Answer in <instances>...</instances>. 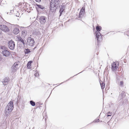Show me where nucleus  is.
I'll use <instances>...</instances> for the list:
<instances>
[{"mask_svg": "<svg viewBox=\"0 0 129 129\" xmlns=\"http://www.w3.org/2000/svg\"><path fill=\"white\" fill-rule=\"evenodd\" d=\"M14 108V105L13 101H11L6 106L5 113L7 116L9 115Z\"/></svg>", "mask_w": 129, "mask_h": 129, "instance_id": "obj_1", "label": "nucleus"}, {"mask_svg": "<svg viewBox=\"0 0 129 129\" xmlns=\"http://www.w3.org/2000/svg\"><path fill=\"white\" fill-rule=\"evenodd\" d=\"M59 3V0H52L51 2L50 9L52 11L55 10Z\"/></svg>", "mask_w": 129, "mask_h": 129, "instance_id": "obj_2", "label": "nucleus"}, {"mask_svg": "<svg viewBox=\"0 0 129 129\" xmlns=\"http://www.w3.org/2000/svg\"><path fill=\"white\" fill-rule=\"evenodd\" d=\"M35 41L34 39L31 37H29L27 39V44L29 46H33L34 45Z\"/></svg>", "mask_w": 129, "mask_h": 129, "instance_id": "obj_3", "label": "nucleus"}, {"mask_svg": "<svg viewBox=\"0 0 129 129\" xmlns=\"http://www.w3.org/2000/svg\"><path fill=\"white\" fill-rule=\"evenodd\" d=\"M15 43L14 41L11 40L8 43V46L9 48L11 50H13L14 49L15 47Z\"/></svg>", "mask_w": 129, "mask_h": 129, "instance_id": "obj_4", "label": "nucleus"}, {"mask_svg": "<svg viewBox=\"0 0 129 129\" xmlns=\"http://www.w3.org/2000/svg\"><path fill=\"white\" fill-rule=\"evenodd\" d=\"M0 29L5 32H8L9 30L8 27L4 24L0 25Z\"/></svg>", "mask_w": 129, "mask_h": 129, "instance_id": "obj_5", "label": "nucleus"}, {"mask_svg": "<svg viewBox=\"0 0 129 129\" xmlns=\"http://www.w3.org/2000/svg\"><path fill=\"white\" fill-rule=\"evenodd\" d=\"M67 3H64L62 4L61 5L60 7V9L59 10L60 12V16L62 14V13L63 12V11L65 9L66 7V6Z\"/></svg>", "mask_w": 129, "mask_h": 129, "instance_id": "obj_6", "label": "nucleus"}, {"mask_svg": "<svg viewBox=\"0 0 129 129\" xmlns=\"http://www.w3.org/2000/svg\"><path fill=\"white\" fill-rule=\"evenodd\" d=\"M118 64H117L115 62H114L111 65V69L113 71H116L118 68Z\"/></svg>", "mask_w": 129, "mask_h": 129, "instance_id": "obj_7", "label": "nucleus"}, {"mask_svg": "<svg viewBox=\"0 0 129 129\" xmlns=\"http://www.w3.org/2000/svg\"><path fill=\"white\" fill-rule=\"evenodd\" d=\"M47 18L44 16H41L39 18V21L41 24H44L46 21Z\"/></svg>", "mask_w": 129, "mask_h": 129, "instance_id": "obj_8", "label": "nucleus"}, {"mask_svg": "<svg viewBox=\"0 0 129 129\" xmlns=\"http://www.w3.org/2000/svg\"><path fill=\"white\" fill-rule=\"evenodd\" d=\"M2 54L4 56L8 57L10 54V53L7 50H4L2 52Z\"/></svg>", "mask_w": 129, "mask_h": 129, "instance_id": "obj_9", "label": "nucleus"}, {"mask_svg": "<svg viewBox=\"0 0 129 129\" xmlns=\"http://www.w3.org/2000/svg\"><path fill=\"white\" fill-rule=\"evenodd\" d=\"M18 64L16 63H15L13 66L12 67L11 70L13 72H14L17 68H18Z\"/></svg>", "mask_w": 129, "mask_h": 129, "instance_id": "obj_10", "label": "nucleus"}, {"mask_svg": "<svg viewBox=\"0 0 129 129\" xmlns=\"http://www.w3.org/2000/svg\"><path fill=\"white\" fill-rule=\"evenodd\" d=\"M9 78L7 77L5 78L3 80V84L5 85H7L9 82Z\"/></svg>", "mask_w": 129, "mask_h": 129, "instance_id": "obj_11", "label": "nucleus"}, {"mask_svg": "<svg viewBox=\"0 0 129 129\" xmlns=\"http://www.w3.org/2000/svg\"><path fill=\"white\" fill-rule=\"evenodd\" d=\"M95 34L97 40L98 41H99V38H100L101 37V34L98 31H96L95 32Z\"/></svg>", "mask_w": 129, "mask_h": 129, "instance_id": "obj_12", "label": "nucleus"}, {"mask_svg": "<svg viewBox=\"0 0 129 129\" xmlns=\"http://www.w3.org/2000/svg\"><path fill=\"white\" fill-rule=\"evenodd\" d=\"M18 41L20 42L23 44L24 45L25 44V42L24 40L22 39L20 37H17Z\"/></svg>", "mask_w": 129, "mask_h": 129, "instance_id": "obj_13", "label": "nucleus"}, {"mask_svg": "<svg viewBox=\"0 0 129 129\" xmlns=\"http://www.w3.org/2000/svg\"><path fill=\"white\" fill-rule=\"evenodd\" d=\"M19 32V29L17 28H15L14 29L13 31V33L15 34L16 35L18 34Z\"/></svg>", "mask_w": 129, "mask_h": 129, "instance_id": "obj_14", "label": "nucleus"}, {"mask_svg": "<svg viewBox=\"0 0 129 129\" xmlns=\"http://www.w3.org/2000/svg\"><path fill=\"white\" fill-rule=\"evenodd\" d=\"M84 13L82 11H80L79 15V18L81 19V18L83 16Z\"/></svg>", "mask_w": 129, "mask_h": 129, "instance_id": "obj_15", "label": "nucleus"}, {"mask_svg": "<svg viewBox=\"0 0 129 129\" xmlns=\"http://www.w3.org/2000/svg\"><path fill=\"white\" fill-rule=\"evenodd\" d=\"M32 62V61H30L28 62L27 64V67L28 69H30L31 64Z\"/></svg>", "mask_w": 129, "mask_h": 129, "instance_id": "obj_16", "label": "nucleus"}, {"mask_svg": "<svg viewBox=\"0 0 129 129\" xmlns=\"http://www.w3.org/2000/svg\"><path fill=\"white\" fill-rule=\"evenodd\" d=\"M101 82H100V84L101 85L102 89H103L105 88V84L104 83H103L102 82V81Z\"/></svg>", "mask_w": 129, "mask_h": 129, "instance_id": "obj_17", "label": "nucleus"}, {"mask_svg": "<svg viewBox=\"0 0 129 129\" xmlns=\"http://www.w3.org/2000/svg\"><path fill=\"white\" fill-rule=\"evenodd\" d=\"M102 27L101 26H97L96 27V29L97 30L96 31H100Z\"/></svg>", "mask_w": 129, "mask_h": 129, "instance_id": "obj_18", "label": "nucleus"}, {"mask_svg": "<svg viewBox=\"0 0 129 129\" xmlns=\"http://www.w3.org/2000/svg\"><path fill=\"white\" fill-rule=\"evenodd\" d=\"M25 53V54H28L30 52V50L28 49H25L24 50Z\"/></svg>", "mask_w": 129, "mask_h": 129, "instance_id": "obj_19", "label": "nucleus"}, {"mask_svg": "<svg viewBox=\"0 0 129 129\" xmlns=\"http://www.w3.org/2000/svg\"><path fill=\"white\" fill-rule=\"evenodd\" d=\"M37 5L38 6V8H40L41 9H44V7L43 6L41 5Z\"/></svg>", "mask_w": 129, "mask_h": 129, "instance_id": "obj_20", "label": "nucleus"}, {"mask_svg": "<svg viewBox=\"0 0 129 129\" xmlns=\"http://www.w3.org/2000/svg\"><path fill=\"white\" fill-rule=\"evenodd\" d=\"M30 103L33 106H34L35 105V102L33 101H30Z\"/></svg>", "mask_w": 129, "mask_h": 129, "instance_id": "obj_21", "label": "nucleus"}, {"mask_svg": "<svg viewBox=\"0 0 129 129\" xmlns=\"http://www.w3.org/2000/svg\"><path fill=\"white\" fill-rule=\"evenodd\" d=\"M22 34L24 36L27 33V31L26 30L22 31Z\"/></svg>", "mask_w": 129, "mask_h": 129, "instance_id": "obj_22", "label": "nucleus"}, {"mask_svg": "<svg viewBox=\"0 0 129 129\" xmlns=\"http://www.w3.org/2000/svg\"><path fill=\"white\" fill-rule=\"evenodd\" d=\"M123 81H121L120 82L119 85L120 87H122L123 86Z\"/></svg>", "mask_w": 129, "mask_h": 129, "instance_id": "obj_23", "label": "nucleus"}, {"mask_svg": "<svg viewBox=\"0 0 129 129\" xmlns=\"http://www.w3.org/2000/svg\"><path fill=\"white\" fill-rule=\"evenodd\" d=\"M80 11H82L84 13V12H85V8H84L83 7Z\"/></svg>", "mask_w": 129, "mask_h": 129, "instance_id": "obj_24", "label": "nucleus"}, {"mask_svg": "<svg viewBox=\"0 0 129 129\" xmlns=\"http://www.w3.org/2000/svg\"><path fill=\"white\" fill-rule=\"evenodd\" d=\"M111 116V113H110V112H108V113L107 116Z\"/></svg>", "mask_w": 129, "mask_h": 129, "instance_id": "obj_25", "label": "nucleus"}, {"mask_svg": "<svg viewBox=\"0 0 129 129\" xmlns=\"http://www.w3.org/2000/svg\"><path fill=\"white\" fill-rule=\"evenodd\" d=\"M124 94V92L123 91H122L121 93L120 94V96H121L122 97V96Z\"/></svg>", "mask_w": 129, "mask_h": 129, "instance_id": "obj_26", "label": "nucleus"}, {"mask_svg": "<svg viewBox=\"0 0 129 129\" xmlns=\"http://www.w3.org/2000/svg\"><path fill=\"white\" fill-rule=\"evenodd\" d=\"M39 75V74L38 73H36L35 74V76L36 77H38Z\"/></svg>", "mask_w": 129, "mask_h": 129, "instance_id": "obj_27", "label": "nucleus"}, {"mask_svg": "<svg viewBox=\"0 0 129 129\" xmlns=\"http://www.w3.org/2000/svg\"><path fill=\"white\" fill-rule=\"evenodd\" d=\"M99 119H97V120H95L94 121L95 122H98L99 121Z\"/></svg>", "mask_w": 129, "mask_h": 129, "instance_id": "obj_28", "label": "nucleus"}, {"mask_svg": "<svg viewBox=\"0 0 129 129\" xmlns=\"http://www.w3.org/2000/svg\"><path fill=\"white\" fill-rule=\"evenodd\" d=\"M36 2H40L41 1V0H35Z\"/></svg>", "mask_w": 129, "mask_h": 129, "instance_id": "obj_29", "label": "nucleus"}, {"mask_svg": "<svg viewBox=\"0 0 129 129\" xmlns=\"http://www.w3.org/2000/svg\"><path fill=\"white\" fill-rule=\"evenodd\" d=\"M2 22L1 21V20H0V23H1Z\"/></svg>", "mask_w": 129, "mask_h": 129, "instance_id": "obj_30", "label": "nucleus"}, {"mask_svg": "<svg viewBox=\"0 0 129 129\" xmlns=\"http://www.w3.org/2000/svg\"><path fill=\"white\" fill-rule=\"evenodd\" d=\"M20 5H21V4H20Z\"/></svg>", "mask_w": 129, "mask_h": 129, "instance_id": "obj_31", "label": "nucleus"}]
</instances>
